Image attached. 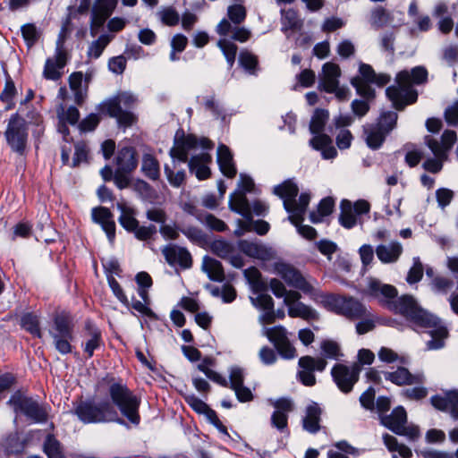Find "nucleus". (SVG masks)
Returning a JSON list of instances; mask_svg holds the SVG:
<instances>
[{
    "label": "nucleus",
    "instance_id": "1",
    "mask_svg": "<svg viewBox=\"0 0 458 458\" xmlns=\"http://www.w3.org/2000/svg\"><path fill=\"white\" fill-rule=\"evenodd\" d=\"M109 395L112 403L107 400L99 403L93 400L81 401L74 408V414L85 424L116 422L125 425L114 408L116 406L131 423L139 425L140 398L122 383H113L109 386Z\"/></svg>",
    "mask_w": 458,
    "mask_h": 458
},
{
    "label": "nucleus",
    "instance_id": "2",
    "mask_svg": "<svg viewBox=\"0 0 458 458\" xmlns=\"http://www.w3.org/2000/svg\"><path fill=\"white\" fill-rule=\"evenodd\" d=\"M388 307L394 312L402 315L410 322L431 328L432 339L427 343L428 349L437 350L444 346V339L447 336V329L441 325L440 319L421 308L411 295H402L396 301L389 302Z\"/></svg>",
    "mask_w": 458,
    "mask_h": 458
},
{
    "label": "nucleus",
    "instance_id": "3",
    "mask_svg": "<svg viewBox=\"0 0 458 458\" xmlns=\"http://www.w3.org/2000/svg\"><path fill=\"white\" fill-rule=\"evenodd\" d=\"M427 80L428 71L423 66H416L411 71H401L395 77L396 85L388 87L386 94L394 106L402 110L407 105L417 101L418 92L412 89V85L423 84Z\"/></svg>",
    "mask_w": 458,
    "mask_h": 458
},
{
    "label": "nucleus",
    "instance_id": "4",
    "mask_svg": "<svg viewBox=\"0 0 458 458\" xmlns=\"http://www.w3.org/2000/svg\"><path fill=\"white\" fill-rule=\"evenodd\" d=\"M322 303L328 310L352 320L369 316V310L360 301L351 296L326 294L322 296Z\"/></svg>",
    "mask_w": 458,
    "mask_h": 458
},
{
    "label": "nucleus",
    "instance_id": "5",
    "mask_svg": "<svg viewBox=\"0 0 458 458\" xmlns=\"http://www.w3.org/2000/svg\"><path fill=\"white\" fill-rule=\"evenodd\" d=\"M230 208L242 215L246 220H238L240 229L235 231L238 236L242 235L243 232L254 230L259 235H265L270 228L267 222L264 220L253 221L251 219V209L250 202L243 193H236L229 200Z\"/></svg>",
    "mask_w": 458,
    "mask_h": 458
},
{
    "label": "nucleus",
    "instance_id": "6",
    "mask_svg": "<svg viewBox=\"0 0 458 458\" xmlns=\"http://www.w3.org/2000/svg\"><path fill=\"white\" fill-rule=\"evenodd\" d=\"M274 272L290 287L301 290L310 296L317 294V290L314 286V284L317 283L316 280L306 278L293 265L284 262H276L274 264Z\"/></svg>",
    "mask_w": 458,
    "mask_h": 458
},
{
    "label": "nucleus",
    "instance_id": "7",
    "mask_svg": "<svg viewBox=\"0 0 458 458\" xmlns=\"http://www.w3.org/2000/svg\"><path fill=\"white\" fill-rule=\"evenodd\" d=\"M381 424L396 435L404 436L410 440H416L420 437L419 427L407 425V413L403 406L394 408L389 415L380 417Z\"/></svg>",
    "mask_w": 458,
    "mask_h": 458
},
{
    "label": "nucleus",
    "instance_id": "8",
    "mask_svg": "<svg viewBox=\"0 0 458 458\" xmlns=\"http://www.w3.org/2000/svg\"><path fill=\"white\" fill-rule=\"evenodd\" d=\"M361 368L360 363L350 365L336 363L331 369V376L341 392L348 394L352 391L354 385L359 381Z\"/></svg>",
    "mask_w": 458,
    "mask_h": 458
},
{
    "label": "nucleus",
    "instance_id": "9",
    "mask_svg": "<svg viewBox=\"0 0 458 458\" xmlns=\"http://www.w3.org/2000/svg\"><path fill=\"white\" fill-rule=\"evenodd\" d=\"M4 136L13 151L20 154L23 153L28 140L26 121L18 114L12 115L4 131Z\"/></svg>",
    "mask_w": 458,
    "mask_h": 458
},
{
    "label": "nucleus",
    "instance_id": "10",
    "mask_svg": "<svg viewBox=\"0 0 458 458\" xmlns=\"http://www.w3.org/2000/svg\"><path fill=\"white\" fill-rule=\"evenodd\" d=\"M340 208L339 223L344 228L351 229L357 224V216L369 212L370 205L364 199L357 200L354 204L348 199H343Z\"/></svg>",
    "mask_w": 458,
    "mask_h": 458
},
{
    "label": "nucleus",
    "instance_id": "11",
    "mask_svg": "<svg viewBox=\"0 0 458 458\" xmlns=\"http://www.w3.org/2000/svg\"><path fill=\"white\" fill-rule=\"evenodd\" d=\"M327 364L324 358H314L309 355L301 357L298 361L300 367L297 373L298 379L306 386H314L316 384L314 371H324Z\"/></svg>",
    "mask_w": 458,
    "mask_h": 458
},
{
    "label": "nucleus",
    "instance_id": "12",
    "mask_svg": "<svg viewBox=\"0 0 458 458\" xmlns=\"http://www.w3.org/2000/svg\"><path fill=\"white\" fill-rule=\"evenodd\" d=\"M8 403L13 407L16 412L21 411L35 422H44L47 419L46 410L30 398L21 395H13Z\"/></svg>",
    "mask_w": 458,
    "mask_h": 458
},
{
    "label": "nucleus",
    "instance_id": "13",
    "mask_svg": "<svg viewBox=\"0 0 458 458\" xmlns=\"http://www.w3.org/2000/svg\"><path fill=\"white\" fill-rule=\"evenodd\" d=\"M301 295L297 291H290L284 300V304L288 307V315L291 318H301L304 320H318V313L310 306L299 301Z\"/></svg>",
    "mask_w": 458,
    "mask_h": 458
},
{
    "label": "nucleus",
    "instance_id": "14",
    "mask_svg": "<svg viewBox=\"0 0 458 458\" xmlns=\"http://www.w3.org/2000/svg\"><path fill=\"white\" fill-rule=\"evenodd\" d=\"M67 64V53L63 49L60 41L57 42L55 55L46 60L43 77L50 81H58L62 75V70Z\"/></svg>",
    "mask_w": 458,
    "mask_h": 458
},
{
    "label": "nucleus",
    "instance_id": "15",
    "mask_svg": "<svg viewBox=\"0 0 458 458\" xmlns=\"http://www.w3.org/2000/svg\"><path fill=\"white\" fill-rule=\"evenodd\" d=\"M165 261L170 266L179 265L182 268L187 269L192 266V259L187 249L175 244H168L161 249Z\"/></svg>",
    "mask_w": 458,
    "mask_h": 458
},
{
    "label": "nucleus",
    "instance_id": "16",
    "mask_svg": "<svg viewBox=\"0 0 458 458\" xmlns=\"http://www.w3.org/2000/svg\"><path fill=\"white\" fill-rule=\"evenodd\" d=\"M383 375L386 381H390L399 386L421 385L425 380L422 373L411 374L408 369L402 366H399L394 371H384Z\"/></svg>",
    "mask_w": 458,
    "mask_h": 458
},
{
    "label": "nucleus",
    "instance_id": "17",
    "mask_svg": "<svg viewBox=\"0 0 458 458\" xmlns=\"http://www.w3.org/2000/svg\"><path fill=\"white\" fill-rule=\"evenodd\" d=\"M456 140V132L446 130L441 136V141L431 137H426V143L435 157H447V152L452 148Z\"/></svg>",
    "mask_w": 458,
    "mask_h": 458
},
{
    "label": "nucleus",
    "instance_id": "18",
    "mask_svg": "<svg viewBox=\"0 0 458 458\" xmlns=\"http://www.w3.org/2000/svg\"><path fill=\"white\" fill-rule=\"evenodd\" d=\"M341 69L338 64L327 62L323 64L321 74H319V89L332 93L339 84Z\"/></svg>",
    "mask_w": 458,
    "mask_h": 458
},
{
    "label": "nucleus",
    "instance_id": "19",
    "mask_svg": "<svg viewBox=\"0 0 458 458\" xmlns=\"http://www.w3.org/2000/svg\"><path fill=\"white\" fill-rule=\"evenodd\" d=\"M100 111L110 117L115 118L119 125L125 127L136 122V116L130 111L123 110L122 106L114 101H105L100 106Z\"/></svg>",
    "mask_w": 458,
    "mask_h": 458
},
{
    "label": "nucleus",
    "instance_id": "20",
    "mask_svg": "<svg viewBox=\"0 0 458 458\" xmlns=\"http://www.w3.org/2000/svg\"><path fill=\"white\" fill-rule=\"evenodd\" d=\"M430 401L436 409L449 411L454 420H458V390L447 392L444 396L434 395Z\"/></svg>",
    "mask_w": 458,
    "mask_h": 458
},
{
    "label": "nucleus",
    "instance_id": "21",
    "mask_svg": "<svg viewBox=\"0 0 458 458\" xmlns=\"http://www.w3.org/2000/svg\"><path fill=\"white\" fill-rule=\"evenodd\" d=\"M92 218L101 225L109 242L113 243L115 238V223L110 210L104 207L95 208L92 209Z\"/></svg>",
    "mask_w": 458,
    "mask_h": 458
},
{
    "label": "nucleus",
    "instance_id": "22",
    "mask_svg": "<svg viewBox=\"0 0 458 458\" xmlns=\"http://www.w3.org/2000/svg\"><path fill=\"white\" fill-rule=\"evenodd\" d=\"M240 248L247 256L260 260H271L275 258V251L272 248L259 242L242 241Z\"/></svg>",
    "mask_w": 458,
    "mask_h": 458
},
{
    "label": "nucleus",
    "instance_id": "23",
    "mask_svg": "<svg viewBox=\"0 0 458 458\" xmlns=\"http://www.w3.org/2000/svg\"><path fill=\"white\" fill-rule=\"evenodd\" d=\"M197 145L198 139L194 135H187L175 142V146L170 150V156L173 159H177L182 163L189 162V151L195 148Z\"/></svg>",
    "mask_w": 458,
    "mask_h": 458
},
{
    "label": "nucleus",
    "instance_id": "24",
    "mask_svg": "<svg viewBox=\"0 0 458 458\" xmlns=\"http://www.w3.org/2000/svg\"><path fill=\"white\" fill-rule=\"evenodd\" d=\"M299 188L293 180H286L281 184L274 187L273 193L279 196L284 200V207L286 211L293 208L294 198L297 197Z\"/></svg>",
    "mask_w": 458,
    "mask_h": 458
},
{
    "label": "nucleus",
    "instance_id": "25",
    "mask_svg": "<svg viewBox=\"0 0 458 458\" xmlns=\"http://www.w3.org/2000/svg\"><path fill=\"white\" fill-rule=\"evenodd\" d=\"M211 161V156L208 153L202 152L192 156L188 162L189 169L194 173L199 180H205L210 175V169L208 164Z\"/></svg>",
    "mask_w": 458,
    "mask_h": 458
},
{
    "label": "nucleus",
    "instance_id": "26",
    "mask_svg": "<svg viewBox=\"0 0 458 458\" xmlns=\"http://www.w3.org/2000/svg\"><path fill=\"white\" fill-rule=\"evenodd\" d=\"M281 14V30L286 38H290L292 33L301 30L303 22L295 10L292 8L282 10Z\"/></svg>",
    "mask_w": 458,
    "mask_h": 458
},
{
    "label": "nucleus",
    "instance_id": "27",
    "mask_svg": "<svg viewBox=\"0 0 458 458\" xmlns=\"http://www.w3.org/2000/svg\"><path fill=\"white\" fill-rule=\"evenodd\" d=\"M369 293L371 296L379 301H386L387 304L390 300L397 296V290L391 284H383L377 279H371L369 283Z\"/></svg>",
    "mask_w": 458,
    "mask_h": 458
},
{
    "label": "nucleus",
    "instance_id": "28",
    "mask_svg": "<svg viewBox=\"0 0 458 458\" xmlns=\"http://www.w3.org/2000/svg\"><path fill=\"white\" fill-rule=\"evenodd\" d=\"M72 318L67 312H60L57 313L54 317V326L53 328L49 331L51 336L53 335H61L64 337H71L72 335Z\"/></svg>",
    "mask_w": 458,
    "mask_h": 458
},
{
    "label": "nucleus",
    "instance_id": "29",
    "mask_svg": "<svg viewBox=\"0 0 458 458\" xmlns=\"http://www.w3.org/2000/svg\"><path fill=\"white\" fill-rule=\"evenodd\" d=\"M403 252V246L398 242L380 244L376 248L378 259L385 264L396 262Z\"/></svg>",
    "mask_w": 458,
    "mask_h": 458
},
{
    "label": "nucleus",
    "instance_id": "30",
    "mask_svg": "<svg viewBox=\"0 0 458 458\" xmlns=\"http://www.w3.org/2000/svg\"><path fill=\"white\" fill-rule=\"evenodd\" d=\"M310 145L314 149L321 151L325 159L335 158L337 155L335 148L332 145V139L327 134L314 136L310 139Z\"/></svg>",
    "mask_w": 458,
    "mask_h": 458
},
{
    "label": "nucleus",
    "instance_id": "31",
    "mask_svg": "<svg viewBox=\"0 0 458 458\" xmlns=\"http://www.w3.org/2000/svg\"><path fill=\"white\" fill-rule=\"evenodd\" d=\"M217 163L221 172L227 177L233 178L236 174L233 155L228 147L220 145L217 148Z\"/></svg>",
    "mask_w": 458,
    "mask_h": 458
},
{
    "label": "nucleus",
    "instance_id": "32",
    "mask_svg": "<svg viewBox=\"0 0 458 458\" xmlns=\"http://www.w3.org/2000/svg\"><path fill=\"white\" fill-rule=\"evenodd\" d=\"M138 165L135 149L131 147L123 148L116 157V170L132 172Z\"/></svg>",
    "mask_w": 458,
    "mask_h": 458
},
{
    "label": "nucleus",
    "instance_id": "33",
    "mask_svg": "<svg viewBox=\"0 0 458 458\" xmlns=\"http://www.w3.org/2000/svg\"><path fill=\"white\" fill-rule=\"evenodd\" d=\"M363 132L367 145L372 149L380 148L385 141L386 136L388 134L382 131L377 123L365 124L363 126Z\"/></svg>",
    "mask_w": 458,
    "mask_h": 458
},
{
    "label": "nucleus",
    "instance_id": "34",
    "mask_svg": "<svg viewBox=\"0 0 458 458\" xmlns=\"http://www.w3.org/2000/svg\"><path fill=\"white\" fill-rule=\"evenodd\" d=\"M310 200V196L309 193H301L299 197V199L297 200L296 198H294V200L293 201V208L290 211H287L291 215L288 216V219L291 221L292 224L294 225H298L299 223H301L303 221V216L306 212V209L309 206Z\"/></svg>",
    "mask_w": 458,
    "mask_h": 458
},
{
    "label": "nucleus",
    "instance_id": "35",
    "mask_svg": "<svg viewBox=\"0 0 458 458\" xmlns=\"http://www.w3.org/2000/svg\"><path fill=\"white\" fill-rule=\"evenodd\" d=\"M115 5L97 1L92 8L91 27L100 28L111 15Z\"/></svg>",
    "mask_w": 458,
    "mask_h": 458
},
{
    "label": "nucleus",
    "instance_id": "36",
    "mask_svg": "<svg viewBox=\"0 0 458 458\" xmlns=\"http://www.w3.org/2000/svg\"><path fill=\"white\" fill-rule=\"evenodd\" d=\"M202 270L212 281L223 282L225 278V271L221 262L211 257L205 256L203 258Z\"/></svg>",
    "mask_w": 458,
    "mask_h": 458
},
{
    "label": "nucleus",
    "instance_id": "37",
    "mask_svg": "<svg viewBox=\"0 0 458 458\" xmlns=\"http://www.w3.org/2000/svg\"><path fill=\"white\" fill-rule=\"evenodd\" d=\"M86 330L87 340L84 345V352L90 358L93 356L94 351L98 349L102 344L101 332L90 322H87Z\"/></svg>",
    "mask_w": 458,
    "mask_h": 458
},
{
    "label": "nucleus",
    "instance_id": "38",
    "mask_svg": "<svg viewBox=\"0 0 458 458\" xmlns=\"http://www.w3.org/2000/svg\"><path fill=\"white\" fill-rule=\"evenodd\" d=\"M321 409L317 403L310 404L307 407L306 416L303 419V428L310 433H316L319 430V420Z\"/></svg>",
    "mask_w": 458,
    "mask_h": 458
},
{
    "label": "nucleus",
    "instance_id": "39",
    "mask_svg": "<svg viewBox=\"0 0 458 458\" xmlns=\"http://www.w3.org/2000/svg\"><path fill=\"white\" fill-rule=\"evenodd\" d=\"M141 172L152 181H157L160 176V165L158 160L150 153L142 156Z\"/></svg>",
    "mask_w": 458,
    "mask_h": 458
},
{
    "label": "nucleus",
    "instance_id": "40",
    "mask_svg": "<svg viewBox=\"0 0 458 458\" xmlns=\"http://www.w3.org/2000/svg\"><path fill=\"white\" fill-rule=\"evenodd\" d=\"M27 441L28 439L21 437L18 432H13L6 436L3 446L8 454H20L24 450Z\"/></svg>",
    "mask_w": 458,
    "mask_h": 458
},
{
    "label": "nucleus",
    "instance_id": "41",
    "mask_svg": "<svg viewBox=\"0 0 458 458\" xmlns=\"http://www.w3.org/2000/svg\"><path fill=\"white\" fill-rule=\"evenodd\" d=\"M118 208L121 210V216L118 219L121 225L128 232H133L137 229L139 221L134 216V210L123 204H118Z\"/></svg>",
    "mask_w": 458,
    "mask_h": 458
},
{
    "label": "nucleus",
    "instance_id": "42",
    "mask_svg": "<svg viewBox=\"0 0 458 458\" xmlns=\"http://www.w3.org/2000/svg\"><path fill=\"white\" fill-rule=\"evenodd\" d=\"M329 113L325 109H317L310 120V131L314 136L324 134L326 123L328 120Z\"/></svg>",
    "mask_w": 458,
    "mask_h": 458
},
{
    "label": "nucleus",
    "instance_id": "43",
    "mask_svg": "<svg viewBox=\"0 0 458 458\" xmlns=\"http://www.w3.org/2000/svg\"><path fill=\"white\" fill-rule=\"evenodd\" d=\"M244 276L255 293H261L267 289V284L262 280L261 273L254 267L244 270Z\"/></svg>",
    "mask_w": 458,
    "mask_h": 458
},
{
    "label": "nucleus",
    "instance_id": "44",
    "mask_svg": "<svg viewBox=\"0 0 458 458\" xmlns=\"http://www.w3.org/2000/svg\"><path fill=\"white\" fill-rule=\"evenodd\" d=\"M335 200L331 197L321 199L318 206V213L312 212L310 215V221L314 224L322 222L324 216H329L334 209Z\"/></svg>",
    "mask_w": 458,
    "mask_h": 458
},
{
    "label": "nucleus",
    "instance_id": "45",
    "mask_svg": "<svg viewBox=\"0 0 458 458\" xmlns=\"http://www.w3.org/2000/svg\"><path fill=\"white\" fill-rule=\"evenodd\" d=\"M44 452L48 458H64L61 443L53 436L47 435L44 442Z\"/></svg>",
    "mask_w": 458,
    "mask_h": 458
},
{
    "label": "nucleus",
    "instance_id": "46",
    "mask_svg": "<svg viewBox=\"0 0 458 458\" xmlns=\"http://www.w3.org/2000/svg\"><path fill=\"white\" fill-rule=\"evenodd\" d=\"M264 335L275 347L278 346L280 344H284L289 339L287 330L283 326L266 328Z\"/></svg>",
    "mask_w": 458,
    "mask_h": 458
},
{
    "label": "nucleus",
    "instance_id": "47",
    "mask_svg": "<svg viewBox=\"0 0 458 458\" xmlns=\"http://www.w3.org/2000/svg\"><path fill=\"white\" fill-rule=\"evenodd\" d=\"M21 326L23 329L30 332L34 336L40 338L42 336L39 328L38 318L32 313H26L21 317Z\"/></svg>",
    "mask_w": 458,
    "mask_h": 458
},
{
    "label": "nucleus",
    "instance_id": "48",
    "mask_svg": "<svg viewBox=\"0 0 458 458\" xmlns=\"http://www.w3.org/2000/svg\"><path fill=\"white\" fill-rule=\"evenodd\" d=\"M217 47L223 52L225 59H226V62L229 65V68H232L234 64L237 50H238L237 46L233 42L228 40L226 38H222V39L218 40Z\"/></svg>",
    "mask_w": 458,
    "mask_h": 458
},
{
    "label": "nucleus",
    "instance_id": "49",
    "mask_svg": "<svg viewBox=\"0 0 458 458\" xmlns=\"http://www.w3.org/2000/svg\"><path fill=\"white\" fill-rule=\"evenodd\" d=\"M112 38V36L106 34L99 36L98 38L93 41L89 47L88 55L95 59L98 58Z\"/></svg>",
    "mask_w": 458,
    "mask_h": 458
},
{
    "label": "nucleus",
    "instance_id": "50",
    "mask_svg": "<svg viewBox=\"0 0 458 458\" xmlns=\"http://www.w3.org/2000/svg\"><path fill=\"white\" fill-rule=\"evenodd\" d=\"M320 348L323 355L328 359L339 360L344 355L339 344L333 340H324Z\"/></svg>",
    "mask_w": 458,
    "mask_h": 458
},
{
    "label": "nucleus",
    "instance_id": "51",
    "mask_svg": "<svg viewBox=\"0 0 458 458\" xmlns=\"http://www.w3.org/2000/svg\"><path fill=\"white\" fill-rule=\"evenodd\" d=\"M454 284L453 279L443 276H435L430 284L433 292L442 294H446L454 287Z\"/></svg>",
    "mask_w": 458,
    "mask_h": 458
},
{
    "label": "nucleus",
    "instance_id": "52",
    "mask_svg": "<svg viewBox=\"0 0 458 458\" xmlns=\"http://www.w3.org/2000/svg\"><path fill=\"white\" fill-rule=\"evenodd\" d=\"M21 35L27 46L31 47L40 37V31L34 23H27L21 28Z\"/></svg>",
    "mask_w": 458,
    "mask_h": 458
},
{
    "label": "nucleus",
    "instance_id": "53",
    "mask_svg": "<svg viewBox=\"0 0 458 458\" xmlns=\"http://www.w3.org/2000/svg\"><path fill=\"white\" fill-rule=\"evenodd\" d=\"M351 83L356 89L357 93L366 99L369 100L375 98V90L370 87V82L364 81L360 77H354L352 79Z\"/></svg>",
    "mask_w": 458,
    "mask_h": 458
},
{
    "label": "nucleus",
    "instance_id": "54",
    "mask_svg": "<svg viewBox=\"0 0 458 458\" xmlns=\"http://www.w3.org/2000/svg\"><path fill=\"white\" fill-rule=\"evenodd\" d=\"M240 64L250 73L255 74L258 67V57L249 51H242L239 55Z\"/></svg>",
    "mask_w": 458,
    "mask_h": 458
},
{
    "label": "nucleus",
    "instance_id": "55",
    "mask_svg": "<svg viewBox=\"0 0 458 458\" xmlns=\"http://www.w3.org/2000/svg\"><path fill=\"white\" fill-rule=\"evenodd\" d=\"M227 16L231 22L239 25L245 21L247 12L243 5L233 4L227 8Z\"/></svg>",
    "mask_w": 458,
    "mask_h": 458
},
{
    "label": "nucleus",
    "instance_id": "56",
    "mask_svg": "<svg viewBox=\"0 0 458 458\" xmlns=\"http://www.w3.org/2000/svg\"><path fill=\"white\" fill-rule=\"evenodd\" d=\"M16 95V88L13 81H7L4 89L0 94V99L4 102L7 110L14 107V97Z\"/></svg>",
    "mask_w": 458,
    "mask_h": 458
},
{
    "label": "nucleus",
    "instance_id": "57",
    "mask_svg": "<svg viewBox=\"0 0 458 458\" xmlns=\"http://www.w3.org/2000/svg\"><path fill=\"white\" fill-rule=\"evenodd\" d=\"M398 115L394 112H386L378 119L377 125L382 131L389 133L396 125Z\"/></svg>",
    "mask_w": 458,
    "mask_h": 458
},
{
    "label": "nucleus",
    "instance_id": "58",
    "mask_svg": "<svg viewBox=\"0 0 458 458\" xmlns=\"http://www.w3.org/2000/svg\"><path fill=\"white\" fill-rule=\"evenodd\" d=\"M211 250L213 253H215L216 255L222 259L230 257L233 251L232 244L223 240L215 241L211 244Z\"/></svg>",
    "mask_w": 458,
    "mask_h": 458
},
{
    "label": "nucleus",
    "instance_id": "59",
    "mask_svg": "<svg viewBox=\"0 0 458 458\" xmlns=\"http://www.w3.org/2000/svg\"><path fill=\"white\" fill-rule=\"evenodd\" d=\"M318 251L327 257L328 260L332 259V255L335 254L338 250V246L335 242L322 239L315 243Z\"/></svg>",
    "mask_w": 458,
    "mask_h": 458
},
{
    "label": "nucleus",
    "instance_id": "60",
    "mask_svg": "<svg viewBox=\"0 0 458 458\" xmlns=\"http://www.w3.org/2000/svg\"><path fill=\"white\" fill-rule=\"evenodd\" d=\"M423 276V266L419 258L413 259V266L410 268L407 275V282L410 284H416L421 280Z\"/></svg>",
    "mask_w": 458,
    "mask_h": 458
},
{
    "label": "nucleus",
    "instance_id": "61",
    "mask_svg": "<svg viewBox=\"0 0 458 458\" xmlns=\"http://www.w3.org/2000/svg\"><path fill=\"white\" fill-rule=\"evenodd\" d=\"M162 22L167 26H175L179 23V13L172 7H167L159 12Z\"/></svg>",
    "mask_w": 458,
    "mask_h": 458
},
{
    "label": "nucleus",
    "instance_id": "62",
    "mask_svg": "<svg viewBox=\"0 0 458 458\" xmlns=\"http://www.w3.org/2000/svg\"><path fill=\"white\" fill-rule=\"evenodd\" d=\"M388 21L389 14L386 13L385 9L377 8L372 12L370 22L374 28L379 29L387 24Z\"/></svg>",
    "mask_w": 458,
    "mask_h": 458
},
{
    "label": "nucleus",
    "instance_id": "63",
    "mask_svg": "<svg viewBox=\"0 0 458 458\" xmlns=\"http://www.w3.org/2000/svg\"><path fill=\"white\" fill-rule=\"evenodd\" d=\"M401 394L406 399L419 401L425 398L428 395V389L424 386H418L412 388L403 389Z\"/></svg>",
    "mask_w": 458,
    "mask_h": 458
},
{
    "label": "nucleus",
    "instance_id": "64",
    "mask_svg": "<svg viewBox=\"0 0 458 458\" xmlns=\"http://www.w3.org/2000/svg\"><path fill=\"white\" fill-rule=\"evenodd\" d=\"M165 174L171 185L180 187L185 180V171L180 170L174 173L168 165H165Z\"/></svg>",
    "mask_w": 458,
    "mask_h": 458
}]
</instances>
